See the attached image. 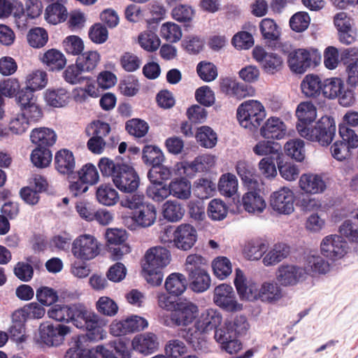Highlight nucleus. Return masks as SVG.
I'll use <instances>...</instances> for the list:
<instances>
[{
	"label": "nucleus",
	"mask_w": 358,
	"mask_h": 358,
	"mask_svg": "<svg viewBox=\"0 0 358 358\" xmlns=\"http://www.w3.org/2000/svg\"><path fill=\"white\" fill-rule=\"evenodd\" d=\"M295 194L292 189L282 187L271 194V206L278 213L290 215L294 210Z\"/></svg>",
	"instance_id": "aec40b11"
},
{
	"label": "nucleus",
	"mask_w": 358,
	"mask_h": 358,
	"mask_svg": "<svg viewBox=\"0 0 358 358\" xmlns=\"http://www.w3.org/2000/svg\"><path fill=\"white\" fill-rule=\"evenodd\" d=\"M236 169L237 174L249 189L257 187L259 184L255 179V169L253 166L245 161L240 160L237 162Z\"/></svg>",
	"instance_id": "e433bc0d"
},
{
	"label": "nucleus",
	"mask_w": 358,
	"mask_h": 358,
	"mask_svg": "<svg viewBox=\"0 0 358 358\" xmlns=\"http://www.w3.org/2000/svg\"><path fill=\"white\" fill-rule=\"evenodd\" d=\"M48 315L59 322L71 320L77 328L86 330L85 334L78 336L64 358H90V315L85 307L81 304L71 307L57 304L48 310Z\"/></svg>",
	"instance_id": "f257e3e1"
},
{
	"label": "nucleus",
	"mask_w": 358,
	"mask_h": 358,
	"mask_svg": "<svg viewBox=\"0 0 358 358\" xmlns=\"http://www.w3.org/2000/svg\"><path fill=\"white\" fill-rule=\"evenodd\" d=\"M345 83L339 78H327L322 83V93L325 97L334 99L342 94Z\"/></svg>",
	"instance_id": "de8ad7c7"
},
{
	"label": "nucleus",
	"mask_w": 358,
	"mask_h": 358,
	"mask_svg": "<svg viewBox=\"0 0 358 358\" xmlns=\"http://www.w3.org/2000/svg\"><path fill=\"white\" fill-rule=\"evenodd\" d=\"M214 275L219 279L223 280L229 275L232 271L231 263L225 257H219L212 262Z\"/></svg>",
	"instance_id": "4d7b16f0"
},
{
	"label": "nucleus",
	"mask_w": 358,
	"mask_h": 358,
	"mask_svg": "<svg viewBox=\"0 0 358 358\" xmlns=\"http://www.w3.org/2000/svg\"><path fill=\"white\" fill-rule=\"evenodd\" d=\"M303 269L308 275L315 276L326 274L330 270V264L322 257L317 254H309L305 257Z\"/></svg>",
	"instance_id": "2f4dec72"
},
{
	"label": "nucleus",
	"mask_w": 358,
	"mask_h": 358,
	"mask_svg": "<svg viewBox=\"0 0 358 358\" xmlns=\"http://www.w3.org/2000/svg\"><path fill=\"white\" fill-rule=\"evenodd\" d=\"M55 164L59 173L68 176L69 189L74 196H81L87 192L90 187V164H85L79 171L74 172L76 162L72 152L62 149L56 153Z\"/></svg>",
	"instance_id": "20e7f679"
},
{
	"label": "nucleus",
	"mask_w": 358,
	"mask_h": 358,
	"mask_svg": "<svg viewBox=\"0 0 358 358\" xmlns=\"http://www.w3.org/2000/svg\"><path fill=\"white\" fill-rule=\"evenodd\" d=\"M161 36L169 42L178 41L182 36L180 27L173 22H166L160 29Z\"/></svg>",
	"instance_id": "69168bd1"
},
{
	"label": "nucleus",
	"mask_w": 358,
	"mask_h": 358,
	"mask_svg": "<svg viewBox=\"0 0 358 358\" xmlns=\"http://www.w3.org/2000/svg\"><path fill=\"white\" fill-rule=\"evenodd\" d=\"M234 285L243 300L274 304L283 296L282 289L274 280H266L262 284L248 280L242 271L236 269Z\"/></svg>",
	"instance_id": "7ed1b4c3"
},
{
	"label": "nucleus",
	"mask_w": 358,
	"mask_h": 358,
	"mask_svg": "<svg viewBox=\"0 0 358 358\" xmlns=\"http://www.w3.org/2000/svg\"><path fill=\"white\" fill-rule=\"evenodd\" d=\"M22 113L17 114L10 122V129L16 134L24 133L32 123L38 122L42 117V111L37 103L19 104Z\"/></svg>",
	"instance_id": "ddd939ff"
},
{
	"label": "nucleus",
	"mask_w": 358,
	"mask_h": 358,
	"mask_svg": "<svg viewBox=\"0 0 358 358\" xmlns=\"http://www.w3.org/2000/svg\"><path fill=\"white\" fill-rule=\"evenodd\" d=\"M131 345L135 351L144 355H149L157 350L159 347L158 338L151 332L140 334L134 337Z\"/></svg>",
	"instance_id": "bb28decb"
},
{
	"label": "nucleus",
	"mask_w": 358,
	"mask_h": 358,
	"mask_svg": "<svg viewBox=\"0 0 358 358\" xmlns=\"http://www.w3.org/2000/svg\"><path fill=\"white\" fill-rule=\"evenodd\" d=\"M254 59L267 73L278 71L282 64V58L276 53L267 52L264 48L256 46L252 50Z\"/></svg>",
	"instance_id": "b1692460"
},
{
	"label": "nucleus",
	"mask_w": 358,
	"mask_h": 358,
	"mask_svg": "<svg viewBox=\"0 0 358 358\" xmlns=\"http://www.w3.org/2000/svg\"><path fill=\"white\" fill-rule=\"evenodd\" d=\"M214 338L221 345L222 349L229 354L236 353L241 348V343L236 338L232 322L225 321L215 330Z\"/></svg>",
	"instance_id": "dca6fc26"
},
{
	"label": "nucleus",
	"mask_w": 358,
	"mask_h": 358,
	"mask_svg": "<svg viewBox=\"0 0 358 358\" xmlns=\"http://www.w3.org/2000/svg\"><path fill=\"white\" fill-rule=\"evenodd\" d=\"M187 285V279L183 274L173 273L166 278L164 287L170 295L178 296L185 292Z\"/></svg>",
	"instance_id": "72a5a7b5"
},
{
	"label": "nucleus",
	"mask_w": 358,
	"mask_h": 358,
	"mask_svg": "<svg viewBox=\"0 0 358 358\" xmlns=\"http://www.w3.org/2000/svg\"><path fill=\"white\" fill-rule=\"evenodd\" d=\"M148 322L144 317L132 315L120 320H114L110 325V332L115 336H120L140 331L147 328Z\"/></svg>",
	"instance_id": "2eb2a0df"
},
{
	"label": "nucleus",
	"mask_w": 358,
	"mask_h": 358,
	"mask_svg": "<svg viewBox=\"0 0 358 358\" xmlns=\"http://www.w3.org/2000/svg\"><path fill=\"white\" fill-rule=\"evenodd\" d=\"M91 129H94V136L91 137V152L100 154L103 152L106 145L103 137L109 133V124L96 121L91 124Z\"/></svg>",
	"instance_id": "473e14b6"
},
{
	"label": "nucleus",
	"mask_w": 358,
	"mask_h": 358,
	"mask_svg": "<svg viewBox=\"0 0 358 358\" xmlns=\"http://www.w3.org/2000/svg\"><path fill=\"white\" fill-rule=\"evenodd\" d=\"M48 40V33L41 27L33 28L27 34V41L29 44L35 48L43 47L47 43Z\"/></svg>",
	"instance_id": "e2e57ef3"
},
{
	"label": "nucleus",
	"mask_w": 358,
	"mask_h": 358,
	"mask_svg": "<svg viewBox=\"0 0 358 358\" xmlns=\"http://www.w3.org/2000/svg\"><path fill=\"white\" fill-rule=\"evenodd\" d=\"M176 164L170 168L162 164L152 166L148 173V177L150 182H162L161 180H166L172 176H182L184 174H177L175 172Z\"/></svg>",
	"instance_id": "ea45409f"
},
{
	"label": "nucleus",
	"mask_w": 358,
	"mask_h": 358,
	"mask_svg": "<svg viewBox=\"0 0 358 358\" xmlns=\"http://www.w3.org/2000/svg\"><path fill=\"white\" fill-rule=\"evenodd\" d=\"M280 175L287 181L296 180L300 173L299 166L291 162H280L278 163Z\"/></svg>",
	"instance_id": "774afa93"
},
{
	"label": "nucleus",
	"mask_w": 358,
	"mask_h": 358,
	"mask_svg": "<svg viewBox=\"0 0 358 358\" xmlns=\"http://www.w3.org/2000/svg\"><path fill=\"white\" fill-rule=\"evenodd\" d=\"M286 155L297 162H302L306 156L303 141L296 138L288 141L284 145Z\"/></svg>",
	"instance_id": "09e8293b"
},
{
	"label": "nucleus",
	"mask_w": 358,
	"mask_h": 358,
	"mask_svg": "<svg viewBox=\"0 0 358 358\" xmlns=\"http://www.w3.org/2000/svg\"><path fill=\"white\" fill-rule=\"evenodd\" d=\"M265 117L264 107L257 100L244 101L237 109V119L240 125L250 131L256 130Z\"/></svg>",
	"instance_id": "6e6552de"
},
{
	"label": "nucleus",
	"mask_w": 358,
	"mask_h": 358,
	"mask_svg": "<svg viewBox=\"0 0 358 358\" xmlns=\"http://www.w3.org/2000/svg\"><path fill=\"white\" fill-rule=\"evenodd\" d=\"M42 62L50 70H61L66 63L64 55L56 49H50L46 51L43 57Z\"/></svg>",
	"instance_id": "79ce46f5"
},
{
	"label": "nucleus",
	"mask_w": 358,
	"mask_h": 358,
	"mask_svg": "<svg viewBox=\"0 0 358 358\" xmlns=\"http://www.w3.org/2000/svg\"><path fill=\"white\" fill-rule=\"evenodd\" d=\"M173 237L174 245L185 251L191 249L196 242L197 231L189 224H181L174 230Z\"/></svg>",
	"instance_id": "5701e85b"
},
{
	"label": "nucleus",
	"mask_w": 358,
	"mask_h": 358,
	"mask_svg": "<svg viewBox=\"0 0 358 358\" xmlns=\"http://www.w3.org/2000/svg\"><path fill=\"white\" fill-rule=\"evenodd\" d=\"M42 3L39 0H27L25 3V8H22L21 14H15L16 23L19 27H23L27 24V17L33 19L42 12Z\"/></svg>",
	"instance_id": "c9c22d12"
},
{
	"label": "nucleus",
	"mask_w": 358,
	"mask_h": 358,
	"mask_svg": "<svg viewBox=\"0 0 358 358\" xmlns=\"http://www.w3.org/2000/svg\"><path fill=\"white\" fill-rule=\"evenodd\" d=\"M222 88L229 95H233L241 99L250 94V87L231 80H225L222 84Z\"/></svg>",
	"instance_id": "864d4df0"
},
{
	"label": "nucleus",
	"mask_w": 358,
	"mask_h": 358,
	"mask_svg": "<svg viewBox=\"0 0 358 358\" xmlns=\"http://www.w3.org/2000/svg\"><path fill=\"white\" fill-rule=\"evenodd\" d=\"M299 186L302 191L310 194L322 193L327 188L322 177L313 173L302 174L299 180Z\"/></svg>",
	"instance_id": "c756f323"
},
{
	"label": "nucleus",
	"mask_w": 358,
	"mask_h": 358,
	"mask_svg": "<svg viewBox=\"0 0 358 358\" xmlns=\"http://www.w3.org/2000/svg\"><path fill=\"white\" fill-rule=\"evenodd\" d=\"M40 336L43 343L49 346H57L70 332V328L66 325L43 324L40 327Z\"/></svg>",
	"instance_id": "393cba45"
},
{
	"label": "nucleus",
	"mask_w": 358,
	"mask_h": 358,
	"mask_svg": "<svg viewBox=\"0 0 358 358\" xmlns=\"http://www.w3.org/2000/svg\"><path fill=\"white\" fill-rule=\"evenodd\" d=\"M67 17L66 8L62 3H52L45 10L46 20L52 24L64 22Z\"/></svg>",
	"instance_id": "603ef678"
},
{
	"label": "nucleus",
	"mask_w": 358,
	"mask_h": 358,
	"mask_svg": "<svg viewBox=\"0 0 358 358\" xmlns=\"http://www.w3.org/2000/svg\"><path fill=\"white\" fill-rule=\"evenodd\" d=\"M301 87L306 96H316L322 92V83L318 76L308 74L302 80Z\"/></svg>",
	"instance_id": "a19ab883"
},
{
	"label": "nucleus",
	"mask_w": 358,
	"mask_h": 358,
	"mask_svg": "<svg viewBox=\"0 0 358 358\" xmlns=\"http://www.w3.org/2000/svg\"><path fill=\"white\" fill-rule=\"evenodd\" d=\"M215 190V184L208 179L200 178L194 182V193L199 199L208 198Z\"/></svg>",
	"instance_id": "338daca9"
},
{
	"label": "nucleus",
	"mask_w": 358,
	"mask_h": 358,
	"mask_svg": "<svg viewBox=\"0 0 358 358\" xmlns=\"http://www.w3.org/2000/svg\"><path fill=\"white\" fill-rule=\"evenodd\" d=\"M143 159L145 164L154 166L159 165L164 162V155L158 147L146 145L143 150Z\"/></svg>",
	"instance_id": "13d9d810"
},
{
	"label": "nucleus",
	"mask_w": 358,
	"mask_h": 358,
	"mask_svg": "<svg viewBox=\"0 0 358 358\" xmlns=\"http://www.w3.org/2000/svg\"><path fill=\"white\" fill-rule=\"evenodd\" d=\"M357 126H358V113L357 112L347 113L339 125L338 131L341 138L351 147L358 146V136L355 130L350 128Z\"/></svg>",
	"instance_id": "a878e982"
},
{
	"label": "nucleus",
	"mask_w": 358,
	"mask_h": 358,
	"mask_svg": "<svg viewBox=\"0 0 358 358\" xmlns=\"http://www.w3.org/2000/svg\"><path fill=\"white\" fill-rule=\"evenodd\" d=\"M48 83V74L42 70H35L29 73L25 80L26 87L22 89L17 97L18 104L36 103L34 92L44 88Z\"/></svg>",
	"instance_id": "f8f14e48"
},
{
	"label": "nucleus",
	"mask_w": 358,
	"mask_h": 358,
	"mask_svg": "<svg viewBox=\"0 0 358 358\" xmlns=\"http://www.w3.org/2000/svg\"><path fill=\"white\" fill-rule=\"evenodd\" d=\"M71 251L76 258L71 273L80 278L87 277L90 273V236L83 234L77 237L72 243Z\"/></svg>",
	"instance_id": "1a4fd4ad"
},
{
	"label": "nucleus",
	"mask_w": 358,
	"mask_h": 358,
	"mask_svg": "<svg viewBox=\"0 0 358 358\" xmlns=\"http://www.w3.org/2000/svg\"><path fill=\"white\" fill-rule=\"evenodd\" d=\"M31 141L38 147L47 148L55 144L57 140L55 132L47 127L36 128L32 130Z\"/></svg>",
	"instance_id": "f704fd0d"
},
{
	"label": "nucleus",
	"mask_w": 358,
	"mask_h": 358,
	"mask_svg": "<svg viewBox=\"0 0 358 358\" xmlns=\"http://www.w3.org/2000/svg\"><path fill=\"white\" fill-rule=\"evenodd\" d=\"M189 275L190 287L195 292H203L210 285V278L206 271L194 272Z\"/></svg>",
	"instance_id": "49530a36"
},
{
	"label": "nucleus",
	"mask_w": 358,
	"mask_h": 358,
	"mask_svg": "<svg viewBox=\"0 0 358 358\" xmlns=\"http://www.w3.org/2000/svg\"><path fill=\"white\" fill-rule=\"evenodd\" d=\"M227 213L228 207L221 199H214L208 203L207 214L213 220H222L224 219Z\"/></svg>",
	"instance_id": "6e6d98bb"
},
{
	"label": "nucleus",
	"mask_w": 358,
	"mask_h": 358,
	"mask_svg": "<svg viewBox=\"0 0 358 358\" xmlns=\"http://www.w3.org/2000/svg\"><path fill=\"white\" fill-rule=\"evenodd\" d=\"M31 160L37 167H46L50 164L52 160L51 152L48 148H36L32 151Z\"/></svg>",
	"instance_id": "0e129e2a"
},
{
	"label": "nucleus",
	"mask_w": 358,
	"mask_h": 358,
	"mask_svg": "<svg viewBox=\"0 0 358 358\" xmlns=\"http://www.w3.org/2000/svg\"><path fill=\"white\" fill-rule=\"evenodd\" d=\"M157 219V210L154 205L148 203L133 211L131 216L124 218L125 227L131 231L152 226Z\"/></svg>",
	"instance_id": "4468645a"
},
{
	"label": "nucleus",
	"mask_w": 358,
	"mask_h": 358,
	"mask_svg": "<svg viewBox=\"0 0 358 358\" xmlns=\"http://www.w3.org/2000/svg\"><path fill=\"white\" fill-rule=\"evenodd\" d=\"M113 181L120 191L124 192L135 191L139 185L137 173L131 166L125 164H121L119 171L114 175Z\"/></svg>",
	"instance_id": "4be33fe9"
},
{
	"label": "nucleus",
	"mask_w": 358,
	"mask_h": 358,
	"mask_svg": "<svg viewBox=\"0 0 358 358\" xmlns=\"http://www.w3.org/2000/svg\"><path fill=\"white\" fill-rule=\"evenodd\" d=\"M213 301L227 311L236 312L243 309V305L238 302L233 287L227 284H221L215 288Z\"/></svg>",
	"instance_id": "f3484780"
},
{
	"label": "nucleus",
	"mask_w": 358,
	"mask_h": 358,
	"mask_svg": "<svg viewBox=\"0 0 358 358\" xmlns=\"http://www.w3.org/2000/svg\"><path fill=\"white\" fill-rule=\"evenodd\" d=\"M196 138L200 145L206 148H213L217 143V134L207 126H203L198 129Z\"/></svg>",
	"instance_id": "bf43d9fd"
},
{
	"label": "nucleus",
	"mask_w": 358,
	"mask_h": 358,
	"mask_svg": "<svg viewBox=\"0 0 358 358\" xmlns=\"http://www.w3.org/2000/svg\"><path fill=\"white\" fill-rule=\"evenodd\" d=\"M287 134V126L279 117H271L260 129V134L264 138L282 139Z\"/></svg>",
	"instance_id": "c85d7f7f"
},
{
	"label": "nucleus",
	"mask_w": 358,
	"mask_h": 358,
	"mask_svg": "<svg viewBox=\"0 0 358 358\" xmlns=\"http://www.w3.org/2000/svg\"><path fill=\"white\" fill-rule=\"evenodd\" d=\"M45 314V309L39 303L32 302L25 305L21 309L17 310L13 313L15 320L41 319Z\"/></svg>",
	"instance_id": "4c0bfd02"
},
{
	"label": "nucleus",
	"mask_w": 358,
	"mask_h": 358,
	"mask_svg": "<svg viewBox=\"0 0 358 358\" xmlns=\"http://www.w3.org/2000/svg\"><path fill=\"white\" fill-rule=\"evenodd\" d=\"M148 187L147 196L155 202L163 201L170 195L169 187L164 182H150Z\"/></svg>",
	"instance_id": "5fc2aeb1"
},
{
	"label": "nucleus",
	"mask_w": 358,
	"mask_h": 358,
	"mask_svg": "<svg viewBox=\"0 0 358 358\" xmlns=\"http://www.w3.org/2000/svg\"><path fill=\"white\" fill-rule=\"evenodd\" d=\"M171 253L166 248L156 246L150 248L145 255V262L143 271L146 281L153 285H159L163 280L162 269L171 262Z\"/></svg>",
	"instance_id": "0eeeda50"
},
{
	"label": "nucleus",
	"mask_w": 358,
	"mask_h": 358,
	"mask_svg": "<svg viewBox=\"0 0 358 358\" xmlns=\"http://www.w3.org/2000/svg\"><path fill=\"white\" fill-rule=\"evenodd\" d=\"M222 320V314L217 310H206L192 327L182 332V336L194 350L206 352L209 348L207 334L213 329L218 328Z\"/></svg>",
	"instance_id": "39448f33"
},
{
	"label": "nucleus",
	"mask_w": 358,
	"mask_h": 358,
	"mask_svg": "<svg viewBox=\"0 0 358 358\" xmlns=\"http://www.w3.org/2000/svg\"><path fill=\"white\" fill-rule=\"evenodd\" d=\"M199 314V307L187 299H182L176 302V309L170 314V318L164 320L169 327H187L192 324Z\"/></svg>",
	"instance_id": "9b49d317"
},
{
	"label": "nucleus",
	"mask_w": 358,
	"mask_h": 358,
	"mask_svg": "<svg viewBox=\"0 0 358 358\" xmlns=\"http://www.w3.org/2000/svg\"><path fill=\"white\" fill-rule=\"evenodd\" d=\"M348 250V243L338 235H328L320 243L322 255L331 260L341 259Z\"/></svg>",
	"instance_id": "6ab92c4d"
},
{
	"label": "nucleus",
	"mask_w": 358,
	"mask_h": 358,
	"mask_svg": "<svg viewBox=\"0 0 358 358\" xmlns=\"http://www.w3.org/2000/svg\"><path fill=\"white\" fill-rule=\"evenodd\" d=\"M244 209L249 213L259 215L265 210L266 203L263 196L255 189H250L242 197Z\"/></svg>",
	"instance_id": "7c9ffc66"
},
{
	"label": "nucleus",
	"mask_w": 358,
	"mask_h": 358,
	"mask_svg": "<svg viewBox=\"0 0 358 358\" xmlns=\"http://www.w3.org/2000/svg\"><path fill=\"white\" fill-rule=\"evenodd\" d=\"M307 278L303 267L292 264L280 266L276 272V279L282 286H294Z\"/></svg>",
	"instance_id": "412c9836"
},
{
	"label": "nucleus",
	"mask_w": 358,
	"mask_h": 358,
	"mask_svg": "<svg viewBox=\"0 0 358 358\" xmlns=\"http://www.w3.org/2000/svg\"><path fill=\"white\" fill-rule=\"evenodd\" d=\"M115 354L102 345L91 349V358H131V353L125 341L118 340L114 343Z\"/></svg>",
	"instance_id": "cd10ccee"
},
{
	"label": "nucleus",
	"mask_w": 358,
	"mask_h": 358,
	"mask_svg": "<svg viewBox=\"0 0 358 358\" xmlns=\"http://www.w3.org/2000/svg\"><path fill=\"white\" fill-rule=\"evenodd\" d=\"M69 99V94L64 88L48 89L45 93L46 102L53 107L64 106Z\"/></svg>",
	"instance_id": "c03bdc74"
},
{
	"label": "nucleus",
	"mask_w": 358,
	"mask_h": 358,
	"mask_svg": "<svg viewBox=\"0 0 358 358\" xmlns=\"http://www.w3.org/2000/svg\"><path fill=\"white\" fill-rule=\"evenodd\" d=\"M138 43L144 50L152 52L159 47L160 39L153 31H145L138 36Z\"/></svg>",
	"instance_id": "052dcab7"
},
{
	"label": "nucleus",
	"mask_w": 358,
	"mask_h": 358,
	"mask_svg": "<svg viewBox=\"0 0 358 358\" xmlns=\"http://www.w3.org/2000/svg\"><path fill=\"white\" fill-rule=\"evenodd\" d=\"M289 253V248L286 244H275L273 248L263 258L265 266H271L278 264L285 259Z\"/></svg>",
	"instance_id": "37998d69"
},
{
	"label": "nucleus",
	"mask_w": 358,
	"mask_h": 358,
	"mask_svg": "<svg viewBox=\"0 0 358 358\" xmlns=\"http://www.w3.org/2000/svg\"><path fill=\"white\" fill-rule=\"evenodd\" d=\"M177 177L168 185L170 195L179 199H187L191 195L190 182L183 176Z\"/></svg>",
	"instance_id": "58836bf2"
},
{
	"label": "nucleus",
	"mask_w": 358,
	"mask_h": 358,
	"mask_svg": "<svg viewBox=\"0 0 358 358\" xmlns=\"http://www.w3.org/2000/svg\"><path fill=\"white\" fill-rule=\"evenodd\" d=\"M96 197L100 203L105 206H113L119 199L117 192L110 185H100L96 190Z\"/></svg>",
	"instance_id": "a18cd8bd"
},
{
	"label": "nucleus",
	"mask_w": 358,
	"mask_h": 358,
	"mask_svg": "<svg viewBox=\"0 0 358 358\" xmlns=\"http://www.w3.org/2000/svg\"><path fill=\"white\" fill-rule=\"evenodd\" d=\"M218 189L221 194L232 196L238 190V180L232 173L223 174L218 182Z\"/></svg>",
	"instance_id": "8fccbe9b"
},
{
	"label": "nucleus",
	"mask_w": 358,
	"mask_h": 358,
	"mask_svg": "<svg viewBox=\"0 0 358 358\" xmlns=\"http://www.w3.org/2000/svg\"><path fill=\"white\" fill-rule=\"evenodd\" d=\"M215 164V157L210 155H203L195 158L189 163L186 162L176 164L175 172L177 174L191 177L196 172H204L209 171Z\"/></svg>",
	"instance_id": "a211bd4d"
},
{
	"label": "nucleus",
	"mask_w": 358,
	"mask_h": 358,
	"mask_svg": "<svg viewBox=\"0 0 358 358\" xmlns=\"http://www.w3.org/2000/svg\"><path fill=\"white\" fill-rule=\"evenodd\" d=\"M296 115L298 118L296 129L301 137L323 146L331 142L336 133L334 120L324 116L314 126L312 125L317 117V109L313 103H300L296 108Z\"/></svg>",
	"instance_id": "f03ea898"
},
{
	"label": "nucleus",
	"mask_w": 358,
	"mask_h": 358,
	"mask_svg": "<svg viewBox=\"0 0 358 358\" xmlns=\"http://www.w3.org/2000/svg\"><path fill=\"white\" fill-rule=\"evenodd\" d=\"M185 210L176 201H167L162 207V214L165 219L170 222H178L182 219Z\"/></svg>",
	"instance_id": "3c124183"
},
{
	"label": "nucleus",
	"mask_w": 358,
	"mask_h": 358,
	"mask_svg": "<svg viewBox=\"0 0 358 358\" xmlns=\"http://www.w3.org/2000/svg\"><path fill=\"white\" fill-rule=\"evenodd\" d=\"M267 250V245L260 241L248 242L244 249L245 257L250 260H258Z\"/></svg>",
	"instance_id": "680f3d73"
},
{
	"label": "nucleus",
	"mask_w": 358,
	"mask_h": 358,
	"mask_svg": "<svg viewBox=\"0 0 358 358\" xmlns=\"http://www.w3.org/2000/svg\"><path fill=\"white\" fill-rule=\"evenodd\" d=\"M321 55L317 50L299 48L291 52L288 56V65L292 71L303 73L310 67L317 66Z\"/></svg>",
	"instance_id": "9d476101"
},
{
	"label": "nucleus",
	"mask_w": 358,
	"mask_h": 358,
	"mask_svg": "<svg viewBox=\"0 0 358 358\" xmlns=\"http://www.w3.org/2000/svg\"><path fill=\"white\" fill-rule=\"evenodd\" d=\"M90 53L86 52L78 57L75 65L67 67L64 75L66 82L75 85H84V87H78L75 90V100L83 103L90 96Z\"/></svg>",
	"instance_id": "423d86ee"
}]
</instances>
